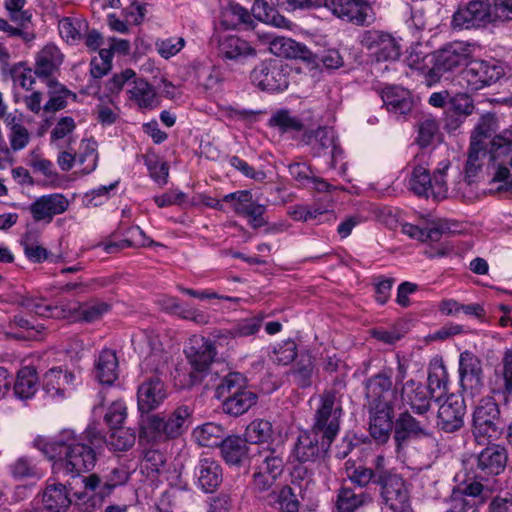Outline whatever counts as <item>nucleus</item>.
I'll return each mask as SVG.
<instances>
[{"label": "nucleus", "mask_w": 512, "mask_h": 512, "mask_svg": "<svg viewBox=\"0 0 512 512\" xmlns=\"http://www.w3.org/2000/svg\"><path fill=\"white\" fill-rule=\"evenodd\" d=\"M331 444V440L321 437V434L312 429L303 431L294 445L293 455L299 462H314L327 453Z\"/></svg>", "instance_id": "nucleus-17"}, {"label": "nucleus", "mask_w": 512, "mask_h": 512, "mask_svg": "<svg viewBox=\"0 0 512 512\" xmlns=\"http://www.w3.org/2000/svg\"><path fill=\"white\" fill-rule=\"evenodd\" d=\"M198 483L205 492H213L222 482V468L212 458L200 459L196 468Z\"/></svg>", "instance_id": "nucleus-29"}, {"label": "nucleus", "mask_w": 512, "mask_h": 512, "mask_svg": "<svg viewBox=\"0 0 512 512\" xmlns=\"http://www.w3.org/2000/svg\"><path fill=\"white\" fill-rule=\"evenodd\" d=\"M223 460L228 465L244 466L252 464L262 450L248 444L245 438L238 435H228L219 447Z\"/></svg>", "instance_id": "nucleus-16"}, {"label": "nucleus", "mask_w": 512, "mask_h": 512, "mask_svg": "<svg viewBox=\"0 0 512 512\" xmlns=\"http://www.w3.org/2000/svg\"><path fill=\"white\" fill-rule=\"evenodd\" d=\"M498 128L497 117L495 113L487 112L481 115L478 123L476 124L471 140L485 143V140L492 137Z\"/></svg>", "instance_id": "nucleus-53"}, {"label": "nucleus", "mask_w": 512, "mask_h": 512, "mask_svg": "<svg viewBox=\"0 0 512 512\" xmlns=\"http://www.w3.org/2000/svg\"><path fill=\"white\" fill-rule=\"evenodd\" d=\"M82 481L84 483L85 491L74 494L77 497V500L82 502H85V499L88 497V491L95 492L100 499H104L106 496H109L116 487L109 479L102 482L97 474H91L83 478Z\"/></svg>", "instance_id": "nucleus-49"}, {"label": "nucleus", "mask_w": 512, "mask_h": 512, "mask_svg": "<svg viewBox=\"0 0 512 512\" xmlns=\"http://www.w3.org/2000/svg\"><path fill=\"white\" fill-rule=\"evenodd\" d=\"M126 416L125 404L122 401H115L108 407L104 420L110 427V430H112L121 428V424L124 422Z\"/></svg>", "instance_id": "nucleus-61"}, {"label": "nucleus", "mask_w": 512, "mask_h": 512, "mask_svg": "<svg viewBox=\"0 0 512 512\" xmlns=\"http://www.w3.org/2000/svg\"><path fill=\"white\" fill-rule=\"evenodd\" d=\"M251 21L250 13L239 4H229L221 14V24L225 29H234Z\"/></svg>", "instance_id": "nucleus-51"}, {"label": "nucleus", "mask_w": 512, "mask_h": 512, "mask_svg": "<svg viewBox=\"0 0 512 512\" xmlns=\"http://www.w3.org/2000/svg\"><path fill=\"white\" fill-rule=\"evenodd\" d=\"M246 379L240 373H229L216 387V396L222 402L246 389Z\"/></svg>", "instance_id": "nucleus-47"}, {"label": "nucleus", "mask_w": 512, "mask_h": 512, "mask_svg": "<svg viewBox=\"0 0 512 512\" xmlns=\"http://www.w3.org/2000/svg\"><path fill=\"white\" fill-rule=\"evenodd\" d=\"M394 441L397 450L407 446L411 439L431 436L427 423L413 417L409 411L401 412L394 422Z\"/></svg>", "instance_id": "nucleus-18"}, {"label": "nucleus", "mask_w": 512, "mask_h": 512, "mask_svg": "<svg viewBox=\"0 0 512 512\" xmlns=\"http://www.w3.org/2000/svg\"><path fill=\"white\" fill-rule=\"evenodd\" d=\"M257 394L249 389H244L229 399L222 402V409L226 414L231 416H240L247 412L257 402Z\"/></svg>", "instance_id": "nucleus-42"}, {"label": "nucleus", "mask_w": 512, "mask_h": 512, "mask_svg": "<svg viewBox=\"0 0 512 512\" xmlns=\"http://www.w3.org/2000/svg\"><path fill=\"white\" fill-rule=\"evenodd\" d=\"M69 207L68 199L62 194H49L37 198L29 211L36 222L50 223L55 215L64 213Z\"/></svg>", "instance_id": "nucleus-22"}, {"label": "nucleus", "mask_w": 512, "mask_h": 512, "mask_svg": "<svg viewBox=\"0 0 512 512\" xmlns=\"http://www.w3.org/2000/svg\"><path fill=\"white\" fill-rule=\"evenodd\" d=\"M373 498L369 493H357L353 488L343 487L338 491L336 508L338 512H354L358 508L372 503Z\"/></svg>", "instance_id": "nucleus-37"}, {"label": "nucleus", "mask_w": 512, "mask_h": 512, "mask_svg": "<svg viewBox=\"0 0 512 512\" xmlns=\"http://www.w3.org/2000/svg\"><path fill=\"white\" fill-rule=\"evenodd\" d=\"M289 68L282 62L270 60L262 62L251 72V81L263 91H283L289 85Z\"/></svg>", "instance_id": "nucleus-11"}, {"label": "nucleus", "mask_w": 512, "mask_h": 512, "mask_svg": "<svg viewBox=\"0 0 512 512\" xmlns=\"http://www.w3.org/2000/svg\"><path fill=\"white\" fill-rule=\"evenodd\" d=\"M296 357V346L292 341L286 342L284 345L274 347L270 359L280 365H287Z\"/></svg>", "instance_id": "nucleus-62"}, {"label": "nucleus", "mask_w": 512, "mask_h": 512, "mask_svg": "<svg viewBox=\"0 0 512 512\" xmlns=\"http://www.w3.org/2000/svg\"><path fill=\"white\" fill-rule=\"evenodd\" d=\"M361 44L377 62L395 61L400 56V45L389 33L379 30H368L362 35Z\"/></svg>", "instance_id": "nucleus-14"}, {"label": "nucleus", "mask_w": 512, "mask_h": 512, "mask_svg": "<svg viewBox=\"0 0 512 512\" xmlns=\"http://www.w3.org/2000/svg\"><path fill=\"white\" fill-rule=\"evenodd\" d=\"M43 506L50 512H65L72 504L67 488L61 483L48 484L42 497Z\"/></svg>", "instance_id": "nucleus-33"}, {"label": "nucleus", "mask_w": 512, "mask_h": 512, "mask_svg": "<svg viewBox=\"0 0 512 512\" xmlns=\"http://www.w3.org/2000/svg\"><path fill=\"white\" fill-rule=\"evenodd\" d=\"M475 109L473 100L466 93H458L449 101L448 112L455 113L459 117L470 116Z\"/></svg>", "instance_id": "nucleus-58"}, {"label": "nucleus", "mask_w": 512, "mask_h": 512, "mask_svg": "<svg viewBox=\"0 0 512 512\" xmlns=\"http://www.w3.org/2000/svg\"><path fill=\"white\" fill-rule=\"evenodd\" d=\"M108 309L109 306L106 303H96L85 306L74 303L73 306L67 307V314L68 317L75 316V318L79 320L90 323L99 320Z\"/></svg>", "instance_id": "nucleus-48"}, {"label": "nucleus", "mask_w": 512, "mask_h": 512, "mask_svg": "<svg viewBox=\"0 0 512 512\" xmlns=\"http://www.w3.org/2000/svg\"><path fill=\"white\" fill-rule=\"evenodd\" d=\"M267 505L276 508L279 512H298L300 503L297 495L288 485L280 486L277 491L269 492L264 496Z\"/></svg>", "instance_id": "nucleus-36"}, {"label": "nucleus", "mask_w": 512, "mask_h": 512, "mask_svg": "<svg viewBox=\"0 0 512 512\" xmlns=\"http://www.w3.org/2000/svg\"><path fill=\"white\" fill-rule=\"evenodd\" d=\"M273 427L268 420L255 419L245 430V439L248 443L255 446L261 443H267L272 439Z\"/></svg>", "instance_id": "nucleus-46"}, {"label": "nucleus", "mask_w": 512, "mask_h": 512, "mask_svg": "<svg viewBox=\"0 0 512 512\" xmlns=\"http://www.w3.org/2000/svg\"><path fill=\"white\" fill-rule=\"evenodd\" d=\"M130 99L135 101L141 109H153L159 101L154 88L144 79H134L132 87L128 90Z\"/></svg>", "instance_id": "nucleus-38"}, {"label": "nucleus", "mask_w": 512, "mask_h": 512, "mask_svg": "<svg viewBox=\"0 0 512 512\" xmlns=\"http://www.w3.org/2000/svg\"><path fill=\"white\" fill-rule=\"evenodd\" d=\"M234 211L237 214L244 215L250 219L253 228H259L268 223L264 218L266 206L257 203H248V205H234Z\"/></svg>", "instance_id": "nucleus-55"}, {"label": "nucleus", "mask_w": 512, "mask_h": 512, "mask_svg": "<svg viewBox=\"0 0 512 512\" xmlns=\"http://www.w3.org/2000/svg\"><path fill=\"white\" fill-rule=\"evenodd\" d=\"M324 5L338 18L363 25L367 17L366 0H323Z\"/></svg>", "instance_id": "nucleus-25"}, {"label": "nucleus", "mask_w": 512, "mask_h": 512, "mask_svg": "<svg viewBox=\"0 0 512 512\" xmlns=\"http://www.w3.org/2000/svg\"><path fill=\"white\" fill-rule=\"evenodd\" d=\"M96 377L103 384L111 385L118 377V359L110 349L100 352L95 362Z\"/></svg>", "instance_id": "nucleus-35"}, {"label": "nucleus", "mask_w": 512, "mask_h": 512, "mask_svg": "<svg viewBox=\"0 0 512 512\" xmlns=\"http://www.w3.org/2000/svg\"><path fill=\"white\" fill-rule=\"evenodd\" d=\"M74 375L60 368H52L43 376V391L48 397L63 398L66 385L73 381Z\"/></svg>", "instance_id": "nucleus-34"}, {"label": "nucleus", "mask_w": 512, "mask_h": 512, "mask_svg": "<svg viewBox=\"0 0 512 512\" xmlns=\"http://www.w3.org/2000/svg\"><path fill=\"white\" fill-rule=\"evenodd\" d=\"M507 461L508 453L504 446L488 445L477 455L474 471L495 478L505 470Z\"/></svg>", "instance_id": "nucleus-20"}, {"label": "nucleus", "mask_w": 512, "mask_h": 512, "mask_svg": "<svg viewBox=\"0 0 512 512\" xmlns=\"http://www.w3.org/2000/svg\"><path fill=\"white\" fill-rule=\"evenodd\" d=\"M504 430L500 407L497 402L486 397L479 401L473 412L472 434L478 444H488L499 439Z\"/></svg>", "instance_id": "nucleus-5"}, {"label": "nucleus", "mask_w": 512, "mask_h": 512, "mask_svg": "<svg viewBox=\"0 0 512 512\" xmlns=\"http://www.w3.org/2000/svg\"><path fill=\"white\" fill-rule=\"evenodd\" d=\"M184 44V39L180 37L157 40L155 45L158 53L162 57L168 59L176 55L184 47Z\"/></svg>", "instance_id": "nucleus-64"}, {"label": "nucleus", "mask_w": 512, "mask_h": 512, "mask_svg": "<svg viewBox=\"0 0 512 512\" xmlns=\"http://www.w3.org/2000/svg\"><path fill=\"white\" fill-rule=\"evenodd\" d=\"M104 440L115 451H127L135 444L136 435L132 429L121 427L110 430Z\"/></svg>", "instance_id": "nucleus-50"}, {"label": "nucleus", "mask_w": 512, "mask_h": 512, "mask_svg": "<svg viewBox=\"0 0 512 512\" xmlns=\"http://www.w3.org/2000/svg\"><path fill=\"white\" fill-rule=\"evenodd\" d=\"M269 50L278 57L299 59L307 64L317 63L318 57L305 45L282 36H277L269 41Z\"/></svg>", "instance_id": "nucleus-23"}, {"label": "nucleus", "mask_w": 512, "mask_h": 512, "mask_svg": "<svg viewBox=\"0 0 512 512\" xmlns=\"http://www.w3.org/2000/svg\"><path fill=\"white\" fill-rule=\"evenodd\" d=\"M506 74L503 64L492 60H470L467 66L461 71L460 84L470 92H477L489 87Z\"/></svg>", "instance_id": "nucleus-7"}, {"label": "nucleus", "mask_w": 512, "mask_h": 512, "mask_svg": "<svg viewBox=\"0 0 512 512\" xmlns=\"http://www.w3.org/2000/svg\"><path fill=\"white\" fill-rule=\"evenodd\" d=\"M62 63V55L54 45L45 46L36 56L34 73L39 78L47 81L58 70Z\"/></svg>", "instance_id": "nucleus-32"}, {"label": "nucleus", "mask_w": 512, "mask_h": 512, "mask_svg": "<svg viewBox=\"0 0 512 512\" xmlns=\"http://www.w3.org/2000/svg\"><path fill=\"white\" fill-rule=\"evenodd\" d=\"M192 415L189 406L181 405L169 415H148L139 422V440L147 443L160 440H172L180 437L188 429V420Z\"/></svg>", "instance_id": "nucleus-2"}, {"label": "nucleus", "mask_w": 512, "mask_h": 512, "mask_svg": "<svg viewBox=\"0 0 512 512\" xmlns=\"http://www.w3.org/2000/svg\"><path fill=\"white\" fill-rule=\"evenodd\" d=\"M34 446L49 460H53V468L73 477L88 472L95 467L97 456L91 445L78 441L74 436L66 439L49 441L38 437Z\"/></svg>", "instance_id": "nucleus-1"}, {"label": "nucleus", "mask_w": 512, "mask_h": 512, "mask_svg": "<svg viewBox=\"0 0 512 512\" xmlns=\"http://www.w3.org/2000/svg\"><path fill=\"white\" fill-rule=\"evenodd\" d=\"M262 319L259 317L246 318L236 323L231 329L218 331L214 337L221 338L248 337L257 333L261 327Z\"/></svg>", "instance_id": "nucleus-44"}, {"label": "nucleus", "mask_w": 512, "mask_h": 512, "mask_svg": "<svg viewBox=\"0 0 512 512\" xmlns=\"http://www.w3.org/2000/svg\"><path fill=\"white\" fill-rule=\"evenodd\" d=\"M47 86L49 87V100L43 107L45 113H55L64 109L67 106L66 99L68 97H72L74 100L77 98V95L74 92L70 91L54 79H49Z\"/></svg>", "instance_id": "nucleus-40"}, {"label": "nucleus", "mask_w": 512, "mask_h": 512, "mask_svg": "<svg viewBox=\"0 0 512 512\" xmlns=\"http://www.w3.org/2000/svg\"><path fill=\"white\" fill-rule=\"evenodd\" d=\"M199 445L203 447H220L227 433L225 429L216 423L208 422L197 427L193 432Z\"/></svg>", "instance_id": "nucleus-41"}, {"label": "nucleus", "mask_w": 512, "mask_h": 512, "mask_svg": "<svg viewBox=\"0 0 512 512\" xmlns=\"http://www.w3.org/2000/svg\"><path fill=\"white\" fill-rule=\"evenodd\" d=\"M470 45L454 42L434 53L433 66L427 77L431 82H437L446 72H451L459 67L467 66L470 59Z\"/></svg>", "instance_id": "nucleus-9"}, {"label": "nucleus", "mask_w": 512, "mask_h": 512, "mask_svg": "<svg viewBox=\"0 0 512 512\" xmlns=\"http://www.w3.org/2000/svg\"><path fill=\"white\" fill-rule=\"evenodd\" d=\"M155 375L145 379L137 390L138 411L144 415L156 410L167 396L164 382L158 376L160 366L154 369Z\"/></svg>", "instance_id": "nucleus-15"}, {"label": "nucleus", "mask_w": 512, "mask_h": 512, "mask_svg": "<svg viewBox=\"0 0 512 512\" xmlns=\"http://www.w3.org/2000/svg\"><path fill=\"white\" fill-rule=\"evenodd\" d=\"M433 399L439 400L447 390V376L444 367H441L440 373L433 372L428 375V385L426 386Z\"/></svg>", "instance_id": "nucleus-60"}, {"label": "nucleus", "mask_w": 512, "mask_h": 512, "mask_svg": "<svg viewBox=\"0 0 512 512\" xmlns=\"http://www.w3.org/2000/svg\"><path fill=\"white\" fill-rule=\"evenodd\" d=\"M38 375L32 366L22 367L16 376L14 383V394L19 399H29L34 396L37 391Z\"/></svg>", "instance_id": "nucleus-39"}, {"label": "nucleus", "mask_w": 512, "mask_h": 512, "mask_svg": "<svg viewBox=\"0 0 512 512\" xmlns=\"http://www.w3.org/2000/svg\"><path fill=\"white\" fill-rule=\"evenodd\" d=\"M449 166V162L443 164L432 176L427 168L415 166L409 179V189L419 197L428 198L431 195L435 201L447 198L448 186L445 176Z\"/></svg>", "instance_id": "nucleus-8"}, {"label": "nucleus", "mask_w": 512, "mask_h": 512, "mask_svg": "<svg viewBox=\"0 0 512 512\" xmlns=\"http://www.w3.org/2000/svg\"><path fill=\"white\" fill-rule=\"evenodd\" d=\"M144 160L154 181L161 185L166 184L169 174L168 164L166 162L159 161L155 155H146L144 156Z\"/></svg>", "instance_id": "nucleus-59"}, {"label": "nucleus", "mask_w": 512, "mask_h": 512, "mask_svg": "<svg viewBox=\"0 0 512 512\" xmlns=\"http://www.w3.org/2000/svg\"><path fill=\"white\" fill-rule=\"evenodd\" d=\"M369 413V432L371 437L379 444L386 443L394 427V406L390 402L367 403Z\"/></svg>", "instance_id": "nucleus-12"}, {"label": "nucleus", "mask_w": 512, "mask_h": 512, "mask_svg": "<svg viewBox=\"0 0 512 512\" xmlns=\"http://www.w3.org/2000/svg\"><path fill=\"white\" fill-rule=\"evenodd\" d=\"M186 357L192 367L189 373L188 385L190 387L204 384L209 385L206 381L208 377L213 378L210 373L211 364L217 355L214 341L203 336H192L189 339V346L185 349Z\"/></svg>", "instance_id": "nucleus-6"}, {"label": "nucleus", "mask_w": 512, "mask_h": 512, "mask_svg": "<svg viewBox=\"0 0 512 512\" xmlns=\"http://www.w3.org/2000/svg\"><path fill=\"white\" fill-rule=\"evenodd\" d=\"M20 305L31 313H34L41 317H54V318H66L67 307L65 306H51L44 305L40 299L25 297L20 302Z\"/></svg>", "instance_id": "nucleus-45"}, {"label": "nucleus", "mask_w": 512, "mask_h": 512, "mask_svg": "<svg viewBox=\"0 0 512 512\" xmlns=\"http://www.w3.org/2000/svg\"><path fill=\"white\" fill-rule=\"evenodd\" d=\"M314 365L310 358L301 359L292 372L295 384L300 388L310 387L312 384V375Z\"/></svg>", "instance_id": "nucleus-57"}, {"label": "nucleus", "mask_w": 512, "mask_h": 512, "mask_svg": "<svg viewBox=\"0 0 512 512\" xmlns=\"http://www.w3.org/2000/svg\"><path fill=\"white\" fill-rule=\"evenodd\" d=\"M480 0H471L464 7H459L452 18V26L457 29L479 28L489 23L488 10Z\"/></svg>", "instance_id": "nucleus-24"}, {"label": "nucleus", "mask_w": 512, "mask_h": 512, "mask_svg": "<svg viewBox=\"0 0 512 512\" xmlns=\"http://www.w3.org/2000/svg\"><path fill=\"white\" fill-rule=\"evenodd\" d=\"M385 458L382 455L376 456L372 467L358 466L355 467L348 475L352 483L360 488L368 486L370 483L378 486L381 478L386 472Z\"/></svg>", "instance_id": "nucleus-28"}, {"label": "nucleus", "mask_w": 512, "mask_h": 512, "mask_svg": "<svg viewBox=\"0 0 512 512\" xmlns=\"http://www.w3.org/2000/svg\"><path fill=\"white\" fill-rule=\"evenodd\" d=\"M220 55L228 60L242 61L256 55V50L246 40L237 36H227L219 41Z\"/></svg>", "instance_id": "nucleus-31"}, {"label": "nucleus", "mask_w": 512, "mask_h": 512, "mask_svg": "<svg viewBox=\"0 0 512 512\" xmlns=\"http://www.w3.org/2000/svg\"><path fill=\"white\" fill-rule=\"evenodd\" d=\"M466 412L462 397L451 394L440 405L437 414V426L445 433H454L464 426Z\"/></svg>", "instance_id": "nucleus-19"}, {"label": "nucleus", "mask_w": 512, "mask_h": 512, "mask_svg": "<svg viewBox=\"0 0 512 512\" xmlns=\"http://www.w3.org/2000/svg\"><path fill=\"white\" fill-rule=\"evenodd\" d=\"M447 503L449 505L448 512H476L478 507L475 499H470L458 487L452 490Z\"/></svg>", "instance_id": "nucleus-56"}, {"label": "nucleus", "mask_w": 512, "mask_h": 512, "mask_svg": "<svg viewBox=\"0 0 512 512\" xmlns=\"http://www.w3.org/2000/svg\"><path fill=\"white\" fill-rule=\"evenodd\" d=\"M458 488L470 499H475V503L479 506L484 504L497 489V480L474 471V476L465 480Z\"/></svg>", "instance_id": "nucleus-27"}, {"label": "nucleus", "mask_w": 512, "mask_h": 512, "mask_svg": "<svg viewBox=\"0 0 512 512\" xmlns=\"http://www.w3.org/2000/svg\"><path fill=\"white\" fill-rule=\"evenodd\" d=\"M488 10L489 23L512 20V0H480Z\"/></svg>", "instance_id": "nucleus-52"}, {"label": "nucleus", "mask_w": 512, "mask_h": 512, "mask_svg": "<svg viewBox=\"0 0 512 512\" xmlns=\"http://www.w3.org/2000/svg\"><path fill=\"white\" fill-rule=\"evenodd\" d=\"M382 100L388 111L399 115L409 113L413 107L410 91L402 87L389 86L384 88Z\"/></svg>", "instance_id": "nucleus-30"}, {"label": "nucleus", "mask_w": 512, "mask_h": 512, "mask_svg": "<svg viewBox=\"0 0 512 512\" xmlns=\"http://www.w3.org/2000/svg\"><path fill=\"white\" fill-rule=\"evenodd\" d=\"M302 141L311 147L314 156H330L332 168L335 167L337 158L343 153L341 147L336 144L334 130L326 126L306 131L302 136Z\"/></svg>", "instance_id": "nucleus-13"}, {"label": "nucleus", "mask_w": 512, "mask_h": 512, "mask_svg": "<svg viewBox=\"0 0 512 512\" xmlns=\"http://www.w3.org/2000/svg\"><path fill=\"white\" fill-rule=\"evenodd\" d=\"M437 131L438 125L434 119L427 118L421 121L418 125L417 143L421 147H427L432 143Z\"/></svg>", "instance_id": "nucleus-63"}, {"label": "nucleus", "mask_w": 512, "mask_h": 512, "mask_svg": "<svg viewBox=\"0 0 512 512\" xmlns=\"http://www.w3.org/2000/svg\"><path fill=\"white\" fill-rule=\"evenodd\" d=\"M269 125L277 127L281 132L301 131L303 123L295 116H291L287 110H279L269 120Z\"/></svg>", "instance_id": "nucleus-54"}, {"label": "nucleus", "mask_w": 512, "mask_h": 512, "mask_svg": "<svg viewBox=\"0 0 512 512\" xmlns=\"http://www.w3.org/2000/svg\"><path fill=\"white\" fill-rule=\"evenodd\" d=\"M345 382L336 378L329 389H325L319 395V406L315 410L312 430L321 434V437L333 442L340 428L342 416V390Z\"/></svg>", "instance_id": "nucleus-3"}, {"label": "nucleus", "mask_w": 512, "mask_h": 512, "mask_svg": "<svg viewBox=\"0 0 512 512\" xmlns=\"http://www.w3.org/2000/svg\"><path fill=\"white\" fill-rule=\"evenodd\" d=\"M400 397L403 404L409 406L412 412L417 415H424L428 412L433 399L427 387L414 380H409L403 384Z\"/></svg>", "instance_id": "nucleus-26"}, {"label": "nucleus", "mask_w": 512, "mask_h": 512, "mask_svg": "<svg viewBox=\"0 0 512 512\" xmlns=\"http://www.w3.org/2000/svg\"><path fill=\"white\" fill-rule=\"evenodd\" d=\"M392 387V380L386 373H379L365 382V395L367 403H371L372 400L375 402H390L386 398V393Z\"/></svg>", "instance_id": "nucleus-43"}, {"label": "nucleus", "mask_w": 512, "mask_h": 512, "mask_svg": "<svg viewBox=\"0 0 512 512\" xmlns=\"http://www.w3.org/2000/svg\"><path fill=\"white\" fill-rule=\"evenodd\" d=\"M460 384L463 389H470L475 392L483 387L482 361L470 351H464L459 358Z\"/></svg>", "instance_id": "nucleus-21"}, {"label": "nucleus", "mask_w": 512, "mask_h": 512, "mask_svg": "<svg viewBox=\"0 0 512 512\" xmlns=\"http://www.w3.org/2000/svg\"><path fill=\"white\" fill-rule=\"evenodd\" d=\"M382 503L392 512H408L410 494L405 480L387 468L378 486Z\"/></svg>", "instance_id": "nucleus-10"}, {"label": "nucleus", "mask_w": 512, "mask_h": 512, "mask_svg": "<svg viewBox=\"0 0 512 512\" xmlns=\"http://www.w3.org/2000/svg\"><path fill=\"white\" fill-rule=\"evenodd\" d=\"M252 465L256 469L253 475V491L262 499L269 492L280 488L276 481L281 476L285 465L282 450L278 447L265 448L254 458Z\"/></svg>", "instance_id": "nucleus-4"}]
</instances>
